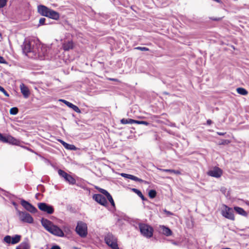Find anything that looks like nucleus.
<instances>
[{
  "instance_id": "7",
  "label": "nucleus",
  "mask_w": 249,
  "mask_h": 249,
  "mask_svg": "<svg viewBox=\"0 0 249 249\" xmlns=\"http://www.w3.org/2000/svg\"><path fill=\"white\" fill-rule=\"evenodd\" d=\"M222 214L225 217L230 220L234 219L233 211L231 208L224 205L223 209L222 210Z\"/></svg>"
},
{
  "instance_id": "51",
  "label": "nucleus",
  "mask_w": 249,
  "mask_h": 249,
  "mask_svg": "<svg viewBox=\"0 0 249 249\" xmlns=\"http://www.w3.org/2000/svg\"><path fill=\"white\" fill-rule=\"evenodd\" d=\"M133 190L134 191V192H135L137 194V191H139L138 190L136 189H134Z\"/></svg>"
},
{
  "instance_id": "2",
  "label": "nucleus",
  "mask_w": 249,
  "mask_h": 249,
  "mask_svg": "<svg viewBox=\"0 0 249 249\" xmlns=\"http://www.w3.org/2000/svg\"><path fill=\"white\" fill-rule=\"evenodd\" d=\"M41 222L43 227L52 234L59 237H63L64 236V233L62 230L57 226L54 225L50 220L42 218Z\"/></svg>"
},
{
  "instance_id": "30",
  "label": "nucleus",
  "mask_w": 249,
  "mask_h": 249,
  "mask_svg": "<svg viewBox=\"0 0 249 249\" xmlns=\"http://www.w3.org/2000/svg\"><path fill=\"white\" fill-rule=\"evenodd\" d=\"M134 50H140L141 51H149V49L148 48L145 47H137L134 48Z\"/></svg>"
},
{
  "instance_id": "53",
  "label": "nucleus",
  "mask_w": 249,
  "mask_h": 249,
  "mask_svg": "<svg viewBox=\"0 0 249 249\" xmlns=\"http://www.w3.org/2000/svg\"><path fill=\"white\" fill-rule=\"evenodd\" d=\"M16 249H21L20 248H19L18 247Z\"/></svg>"
},
{
  "instance_id": "34",
  "label": "nucleus",
  "mask_w": 249,
  "mask_h": 249,
  "mask_svg": "<svg viewBox=\"0 0 249 249\" xmlns=\"http://www.w3.org/2000/svg\"><path fill=\"white\" fill-rule=\"evenodd\" d=\"M135 124H144L146 125H148L149 124V123L147 122L143 121H137V120H136V123Z\"/></svg>"
},
{
  "instance_id": "54",
  "label": "nucleus",
  "mask_w": 249,
  "mask_h": 249,
  "mask_svg": "<svg viewBox=\"0 0 249 249\" xmlns=\"http://www.w3.org/2000/svg\"><path fill=\"white\" fill-rule=\"evenodd\" d=\"M229 249V248H223V249Z\"/></svg>"
},
{
  "instance_id": "37",
  "label": "nucleus",
  "mask_w": 249,
  "mask_h": 249,
  "mask_svg": "<svg viewBox=\"0 0 249 249\" xmlns=\"http://www.w3.org/2000/svg\"><path fill=\"white\" fill-rule=\"evenodd\" d=\"M101 192L102 194H104L107 196H107H109L110 195L109 193L107 191L103 189L101 190Z\"/></svg>"
},
{
  "instance_id": "41",
  "label": "nucleus",
  "mask_w": 249,
  "mask_h": 249,
  "mask_svg": "<svg viewBox=\"0 0 249 249\" xmlns=\"http://www.w3.org/2000/svg\"><path fill=\"white\" fill-rule=\"evenodd\" d=\"M222 18H210V19L214 20V21H219L222 19Z\"/></svg>"
},
{
  "instance_id": "14",
  "label": "nucleus",
  "mask_w": 249,
  "mask_h": 249,
  "mask_svg": "<svg viewBox=\"0 0 249 249\" xmlns=\"http://www.w3.org/2000/svg\"><path fill=\"white\" fill-rule=\"evenodd\" d=\"M50 9L44 5H39L38 6V11L42 16L47 17Z\"/></svg>"
},
{
  "instance_id": "17",
  "label": "nucleus",
  "mask_w": 249,
  "mask_h": 249,
  "mask_svg": "<svg viewBox=\"0 0 249 249\" xmlns=\"http://www.w3.org/2000/svg\"><path fill=\"white\" fill-rule=\"evenodd\" d=\"M63 48L65 51H69L73 47V43L72 41L65 42L63 44Z\"/></svg>"
},
{
  "instance_id": "50",
  "label": "nucleus",
  "mask_w": 249,
  "mask_h": 249,
  "mask_svg": "<svg viewBox=\"0 0 249 249\" xmlns=\"http://www.w3.org/2000/svg\"><path fill=\"white\" fill-rule=\"evenodd\" d=\"M2 138H3V135L1 134H0V141L1 140Z\"/></svg>"
},
{
  "instance_id": "42",
  "label": "nucleus",
  "mask_w": 249,
  "mask_h": 249,
  "mask_svg": "<svg viewBox=\"0 0 249 249\" xmlns=\"http://www.w3.org/2000/svg\"><path fill=\"white\" fill-rule=\"evenodd\" d=\"M129 174H125V173H121V176L124 178H127Z\"/></svg>"
},
{
  "instance_id": "52",
  "label": "nucleus",
  "mask_w": 249,
  "mask_h": 249,
  "mask_svg": "<svg viewBox=\"0 0 249 249\" xmlns=\"http://www.w3.org/2000/svg\"><path fill=\"white\" fill-rule=\"evenodd\" d=\"M13 205H14V206H15V207H16V206H17V204H16V203H15V202H13Z\"/></svg>"
},
{
  "instance_id": "13",
  "label": "nucleus",
  "mask_w": 249,
  "mask_h": 249,
  "mask_svg": "<svg viewBox=\"0 0 249 249\" xmlns=\"http://www.w3.org/2000/svg\"><path fill=\"white\" fill-rule=\"evenodd\" d=\"M1 141L5 142H9L14 145H18L20 143L18 140L11 136L5 137L3 136V138L1 139Z\"/></svg>"
},
{
  "instance_id": "27",
  "label": "nucleus",
  "mask_w": 249,
  "mask_h": 249,
  "mask_svg": "<svg viewBox=\"0 0 249 249\" xmlns=\"http://www.w3.org/2000/svg\"><path fill=\"white\" fill-rule=\"evenodd\" d=\"M64 147L66 149H69V150H76V147L74 145L70 144L67 143V142L65 144Z\"/></svg>"
},
{
  "instance_id": "49",
  "label": "nucleus",
  "mask_w": 249,
  "mask_h": 249,
  "mask_svg": "<svg viewBox=\"0 0 249 249\" xmlns=\"http://www.w3.org/2000/svg\"><path fill=\"white\" fill-rule=\"evenodd\" d=\"M110 80H111V81H118V79H114V78H110Z\"/></svg>"
},
{
  "instance_id": "26",
  "label": "nucleus",
  "mask_w": 249,
  "mask_h": 249,
  "mask_svg": "<svg viewBox=\"0 0 249 249\" xmlns=\"http://www.w3.org/2000/svg\"><path fill=\"white\" fill-rule=\"evenodd\" d=\"M59 101L64 103L66 105H67L68 107L71 108H72V107L74 106V105L72 104V103L64 99H59Z\"/></svg>"
},
{
  "instance_id": "18",
  "label": "nucleus",
  "mask_w": 249,
  "mask_h": 249,
  "mask_svg": "<svg viewBox=\"0 0 249 249\" xmlns=\"http://www.w3.org/2000/svg\"><path fill=\"white\" fill-rule=\"evenodd\" d=\"M161 229L162 230V232L163 234H164L166 236H168L172 234V231L168 228L164 226H162L161 227Z\"/></svg>"
},
{
  "instance_id": "43",
  "label": "nucleus",
  "mask_w": 249,
  "mask_h": 249,
  "mask_svg": "<svg viewBox=\"0 0 249 249\" xmlns=\"http://www.w3.org/2000/svg\"><path fill=\"white\" fill-rule=\"evenodd\" d=\"M164 212L167 215H173V213L171 212H170L168 211H167L166 210H164Z\"/></svg>"
},
{
  "instance_id": "40",
  "label": "nucleus",
  "mask_w": 249,
  "mask_h": 249,
  "mask_svg": "<svg viewBox=\"0 0 249 249\" xmlns=\"http://www.w3.org/2000/svg\"><path fill=\"white\" fill-rule=\"evenodd\" d=\"M137 195L141 197L142 200H145L143 196L142 195V192L140 191H137Z\"/></svg>"
},
{
  "instance_id": "10",
  "label": "nucleus",
  "mask_w": 249,
  "mask_h": 249,
  "mask_svg": "<svg viewBox=\"0 0 249 249\" xmlns=\"http://www.w3.org/2000/svg\"><path fill=\"white\" fill-rule=\"evenodd\" d=\"M93 198L97 202L103 206H107L108 204L106 198L101 194H95Z\"/></svg>"
},
{
  "instance_id": "28",
  "label": "nucleus",
  "mask_w": 249,
  "mask_h": 249,
  "mask_svg": "<svg viewBox=\"0 0 249 249\" xmlns=\"http://www.w3.org/2000/svg\"><path fill=\"white\" fill-rule=\"evenodd\" d=\"M156 191L154 190H151L149 191L148 193L149 196L151 198L155 197L156 196Z\"/></svg>"
},
{
  "instance_id": "15",
  "label": "nucleus",
  "mask_w": 249,
  "mask_h": 249,
  "mask_svg": "<svg viewBox=\"0 0 249 249\" xmlns=\"http://www.w3.org/2000/svg\"><path fill=\"white\" fill-rule=\"evenodd\" d=\"M20 89L21 92L24 98H28L30 95V91L27 87H26L24 84L22 83L20 85Z\"/></svg>"
},
{
  "instance_id": "5",
  "label": "nucleus",
  "mask_w": 249,
  "mask_h": 249,
  "mask_svg": "<svg viewBox=\"0 0 249 249\" xmlns=\"http://www.w3.org/2000/svg\"><path fill=\"white\" fill-rule=\"evenodd\" d=\"M75 230L77 233L81 237H85L87 235V225L82 221L78 222Z\"/></svg>"
},
{
  "instance_id": "11",
  "label": "nucleus",
  "mask_w": 249,
  "mask_h": 249,
  "mask_svg": "<svg viewBox=\"0 0 249 249\" xmlns=\"http://www.w3.org/2000/svg\"><path fill=\"white\" fill-rule=\"evenodd\" d=\"M222 174V170L219 168L216 167L209 170L208 172V175L215 178H219Z\"/></svg>"
},
{
  "instance_id": "24",
  "label": "nucleus",
  "mask_w": 249,
  "mask_h": 249,
  "mask_svg": "<svg viewBox=\"0 0 249 249\" xmlns=\"http://www.w3.org/2000/svg\"><path fill=\"white\" fill-rule=\"evenodd\" d=\"M236 91L237 93L239 94L242 95H246L248 94V91L242 88H238L236 89Z\"/></svg>"
},
{
  "instance_id": "38",
  "label": "nucleus",
  "mask_w": 249,
  "mask_h": 249,
  "mask_svg": "<svg viewBox=\"0 0 249 249\" xmlns=\"http://www.w3.org/2000/svg\"><path fill=\"white\" fill-rule=\"evenodd\" d=\"M74 111H75L77 113H80L81 112V111L80 110V109L78 108V107H77L76 106L74 105L73 106V107H72V108Z\"/></svg>"
},
{
  "instance_id": "20",
  "label": "nucleus",
  "mask_w": 249,
  "mask_h": 249,
  "mask_svg": "<svg viewBox=\"0 0 249 249\" xmlns=\"http://www.w3.org/2000/svg\"><path fill=\"white\" fill-rule=\"evenodd\" d=\"M121 123L122 124H135L136 123V120L132 119H124L123 118L121 120Z\"/></svg>"
},
{
  "instance_id": "4",
  "label": "nucleus",
  "mask_w": 249,
  "mask_h": 249,
  "mask_svg": "<svg viewBox=\"0 0 249 249\" xmlns=\"http://www.w3.org/2000/svg\"><path fill=\"white\" fill-rule=\"evenodd\" d=\"M106 243L112 249H119L117 239L111 233H107L105 237Z\"/></svg>"
},
{
  "instance_id": "31",
  "label": "nucleus",
  "mask_w": 249,
  "mask_h": 249,
  "mask_svg": "<svg viewBox=\"0 0 249 249\" xmlns=\"http://www.w3.org/2000/svg\"><path fill=\"white\" fill-rule=\"evenodd\" d=\"M47 19L44 18H42L39 19V25H46L48 24V22H46Z\"/></svg>"
},
{
  "instance_id": "23",
  "label": "nucleus",
  "mask_w": 249,
  "mask_h": 249,
  "mask_svg": "<svg viewBox=\"0 0 249 249\" xmlns=\"http://www.w3.org/2000/svg\"><path fill=\"white\" fill-rule=\"evenodd\" d=\"M18 247L21 249H30V247L27 241L22 242Z\"/></svg>"
},
{
  "instance_id": "39",
  "label": "nucleus",
  "mask_w": 249,
  "mask_h": 249,
  "mask_svg": "<svg viewBox=\"0 0 249 249\" xmlns=\"http://www.w3.org/2000/svg\"><path fill=\"white\" fill-rule=\"evenodd\" d=\"M230 143V141L227 140H223L220 143V144H228Z\"/></svg>"
},
{
  "instance_id": "3",
  "label": "nucleus",
  "mask_w": 249,
  "mask_h": 249,
  "mask_svg": "<svg viewBox=\"0 0 249 249\" xmlns=\"http://www.w3.org/2000/svg\"><path fill=\"white\" fill-rule=\"evenodd\" d=\"M139 226L141 233L142 235L147 238H150L152 236L153 229L152 227L143 223L139 224Z\"/></svg>"
},
{
  "instance_id": "44",
  "label": "nucleus",
  "mask_w": 249,
  "mask_h": 249,
  "mask_svg": "<svg viewBox=\"0 0 249 249\" xmlns=\"http://www.w3.org/2000/svg\"><path fill=\"white\" fill-rule=\"evenodd\" d=\"M59 142L63 145L64 147L65 146V144L66 143V142L61 140H59Z\"/></svg>"
},
{
  "instance_id": "9",
  "label": "nucleus",
  "mask_w": 249,
  "mask_h": 249,
  "mask_svg": "<svg viewBox=\"0 0 249 249\" xmlns=\"http://www.w3.org/2000/svg\"><path fill=\"white\" fill-rule=\"evenodd\" d=\"M38 207L41 211L46 212L49 214L53 213L54 211L53 208L52 206L49 205L45 203H38Z\"/></svg>"
},
{
  "instance_id": "21",
  "label": "nucleus",
  "mask_w": 249,
  "mask_h": 249,
  "mask_svg": "<svg viewBox=\"0 0 249 249\" xmlns=\"http://www.w3.org/2000/svg\"><path fill=\"white\" fill-rule=\"evenodd\" d=\"M159 170L161 171H162V172H168L170 173H174V174H177V175H180L181 174V173L179 171L175 170H173V169H159Z\"/></svg>"
},
{
  "instance_id": "45",
  "label": "nucleus",
  "mask_w": 249,
  "mask_h": 249,
  "mask_svg": "<svg viewBox=\"0 0 249 249\" xmlns=\"http://www.w3.org/2000/svg\"><path fill=\"white\" fill-rule=\"evenodd\" d=\"M51 249H60V248L58 246H53L52 247Z\"/></svg>"
},
{
  "instance_id": "19",
  "label": "nucleus",
  "mask_w": 249,
  "mask_h": 249,
  "mask_svg": "<svg viewBox=\"0 0 249 249\" xmlns=\"http://www.w3.org/2000/svg\"><path fill=\"white\" fill-rule=\"evenodd\" d=\"M234 210L239 214L244 215V216H247V213L246 211H244V210L240 207H234Z\"/></svg>"
},
{
  "instance_id": "47",
  "label": "nucleus",
  "mask_w": 249,
  "mask_h": 249,
  "mask_svg": "<svg viewBox=\"0 0 249 249\" xmlns=\"http://www.w3.org/2000/svg\"><path fill=\"white\" fill-rule=\"evenodd\" d=\"M207 123L208 124H212V121L211 120H208L207 121Z\"/></svg>"
},
{
  "instance_id": "48",
  "label": "nucleus",
  "mask_w": 249,
  "mask_h": 249,
  "mask_svg": "<svg viewBox=\"0 0 249 249\" xmlns=\"http://www.w3.org/2000/svg\"><path fill=\"white\" fill-rule=\"evenodd\" d=\"M217 134H218V135H220V136H222L225 134L224 133H222V132H217Z\"/></svg>"
},
{
  "instance_id": "29",
  "label": "nucleus",
  "mask_w": 249,
  "mask_h": 249,
  "mask_svg": "<svg viewBox=\"0 0 249 249\" xmlns=\"http://www.w3.org/2000/svg\"><path fill=\"white\" fill-rule=\"evenodd\" d=\"M58 173L60 176L64 178L69 175L68 173L61 169H59L58 171Z\"/></svg>"
},
{
  "instance_id": "1",
  "label": "nucleus",
  "mask_w": 249,
  "mask_h": 249,
  "mask_svg": "<svg viewBox=\"0 0 249 249\" xmlns=\"http://www.w3.org/2000/svg\"><path fill=\"white\" fill-rule=\"evenodd\" d=\"M45 48H42L41 51L43 53V55L41 53L38 52L37 48V45L34 40H29L26 39L22 46V51L28 57L36 59L39 58L40 60H47L48 58L47 56L44 53V51H46Z\"/></svg>"
},
{
  "instance_id": "25",
  "label": "nucleus",
  "mask_w": 249,
  "mask_h": 249,
  "mask_svg": "<svg viewBox=\"0 0 249 249\" xmlns=\"http://www.w3.org/2000/svg\"><path fill=\"white\" fill-rule=\"evenodd\" d=\"M128 179H131V180H134V181H138V182H143V180L141 179V178H138V177H136V176H134L133 175H128Z\"/></svg>"
},
{
  "instance_id": "12",
  "label": "nucleus",
  "mask_w": 249,
  "mask_h": 249,
  "mask_svg": "<svg viewBox=\"0 0 249 249\" xmlns=\"http://www.w3.org/2000/svg\"><path fill=\"white\" fill-rule=\"evenodd\" d=\"M21 204L25 209L31 213H35L37 211V209L34 206L23 199L21 201Z\"/></svg>"
},
{
  "instance_id": "46",
  "label": "nucleus",
  "mask_w": 249,
  "mask_h": 249,
  "mask_svg": "<svg viewBox=\"0 0 249 249\" xmlns=\"http://www.w3.org/2000/svg\"><path fill=\"white\" fill-rule=\"evenodd\" d=\"M0 62H6L4 58L0 56Z\"/></svg>"
},
{
  "instance_id": "33",
  "label": "nucleus",
  "mask_w": 249,
  "mask_h": 249,
  "mask_svg": "<svg viewBox=\"0 0 249 249\" xmlns=\"http://www.w3.org/2000/svg\"><path fill=\"white\" fill-rule=\"evenodd\" d=\"M7 0H0V9L4 7L7 4Z\"/></svg>"
},
{
  "instance_id": "32",
  "label": "nucleus",
  "mask_w": 249,
  "mask_h": 249,
  "mask_svg": "<svg viewBox=\"0 0 249 249\" xmlns=\"http://www.w3.org/2000/svg\"><path fill=\"white\" fill-rule=\"evenodd\" d=\"M18 112V109L17 107H12L10 110V113L12 115H16Z\"/></svg>"
},
{
  "instance_id": "8",
  "label": "nucleus",
  "mask_w": 249,
  "mask_h": 249,
  "mask_svg": "<svg viewBox=\"0 0 249 249\" xmlns=\"http://www.w3.org/2000/svg\"><path fill=\"white\" fill-rule=\"evenodd\" d=\"M21 239V236L19 235H15L13 237L10 235H6L4 237V242L7 244H11L13 245L18 243Z\"/></svg>"
},
{
  "instance_id": "6",
  "label": "nucleus",
  "mask_w": 249,
  "mask_h": 249,
  "mask_svg": "<svg viewBox=\"0 0 249 249\" xmlns=\"http://www.w3.org/2000/svg\"><path fill=\"white\" fill-rule=\"evenodd\" d=\"M18 213L20 220L23 222L28 223H32L33 222V218L29 213L19 211H18Z\"/></svg>"
},
{
  "instance_id": "22",
  "label": "nucleus",
  "mask_w": 249,
  "mask_h": 249,
  "mask_svg": "<svg viewBox=\"0 0 249 249\" xmlns=\"http://www.w3.org/2000/svg\"><path fill=\"white\" fill-rule=\"evenodd\" d=\"M65 179L71 184H75L76 183V180L70 175H68Z\"/></svg>"
},
{
  "instance_id": "36",
  "label": "nucleus",
  "mask_w": 249,
  "mask_h": 249,
  "mask_svg": "<svg viewBox=\"0 0 249 249\" xmlns=\"http://www.w3.org/2000/svg\"><path fill=\"white\" fill-rule=\"evenodd\" d=\"M0 91L2 92L3 93V94L7 97H9V94L7 93V92L3 88H2V87H1L0 86Z\"/></svg>"
},
{
  "instance_id": "16",
  "label": "nucleus",
  "mask_w": 249,
  "mask_h": 249,
  "mask_svg": "<svg viewBox=\"0 0 249 249\" xmlns=\"http://www.w3.org/2000/svg\"><path fill=\"white\" fill-rule=\"evenodd\" d=\"M59 14L58 12L54 11L51 9L48 13V16H47V17H48L49 18H51L55 20L59 19Z\"/></svg>"
},
{
  "instance_id": "35",
  "label": "nucleus",
  "mask_w": 249,
  "mask_h": 249,
  "mask_svg": "<svg viewBox=\"0 0 249 249\" xmlns=\"http://www.w3.org/2000/svg\"><path fill=\"white\" fill-rule=\"evenodd\" d=\"M107 198L108 200V201L110 202L111 205L114 207L115 203L111 196L110 195L109 196H107Z\"/></svg>"
}]
</instances>
